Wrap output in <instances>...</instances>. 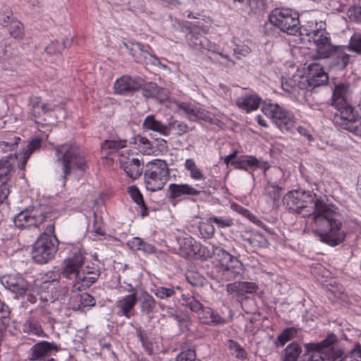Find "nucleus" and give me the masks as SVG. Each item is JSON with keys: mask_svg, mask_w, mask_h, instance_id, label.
Returning a JSON list of instances; mask_svg holds the SVG:
<instances>
[{"mask_svg": "<svg viewBox=\"0 0 361 361\" xmlns=\"http://www.w3.org/2000/svg\"><path fill=\"white\" fill-rule=\"evenodd\" d=\"M75 300L78 302L73 310L83 311L85 308H91L96 305V300L93 296L88 293H82L75 296Z\"/></svg>", "mask_w": 361, "mask_h": 361, "instance_id": "nucleus-36", "label": "nucleus"}, {"mask_svg": "<svg viewBox=\"0 0 361 361\" xmlns=\"http://www.w3.org/2000/svg\"><path fill=\"white\" fill-rule=\"evenodd\" d=\"M297 334V329L294 327L285 329L281 334H279L276 341V346H283L286 343L294 338Z\"/></svg>", "mask_w": 361, "mask_h": 361, "instance_id": "nucleus-43", "label": "nucleus"}, {"mask_svg": "<svg viewBox=\"0 0 361 361\" xmlns=\"http://www.w3.org/2000/svg\"><path fill=\"white\" fill-rule=\"evenodd\" d=\"M156 307L157 302L154 298L147 292H144L140 299L141 313L149 316L154 312Z\"/></svg>", "mask_w": 361, "mask_h": 361, "instance_id": "nucleus-32", "label": "nucleus"}, {"mask_svg": "<svg viewBox=\"0 0 361 361\" xmlns=\"http://www.w3.org/2000/svg\"><path fill=\"white\" fill-rule=\"evenodd\" d=\"M60 276L51 280L44 281L39 287V296L42 302H54L63 300L67 290L61 288L59 282Z\"/></svg>", "mask_w": 361, "mask_h": 361, "instance_id": "nucleus-13", "label": "nucleus"}, {"mask_svg": "<svg viewBox=\"0 0 361 361\" xmlns=\"http://www.w3.org/2000/svg\"><path fill=\"white\" fill-rule=\"evenodd\" d=\"M332 357V361H361V345L356 344L353 350L345 355L341 350L334 348Z\"/></svg>", "mask_w": 361, "mask_h": 361, "instance_id": "nucleus-30", "label": "nucleus"}, {"mask_svg": "<svg viewBox=\"0 0 361 361\" xmlns=\"http://www.w3.org/2000/svg\"><path fill=\"white\" fill-rule=\"evenodd\" d=\"M283 190V188L279 187L278 185L268 182L264 188V194L266 196L269 197L272 202H275L279 201Z\"/></svg>", "mask_w": 361, "mask_h": 361, "instance_id": "nucleus-39", "label": "nucleus"}, {"mask_svg": "<svg viewBox=\"0 0 361 361\" xmlns=\"http://www.w3.org/2000/svg\"><path fill=\"white\" fill-rule=\"evenodd\" d=\"M347 49L361 55V34H355L351 37Z\"/></svg>", "mask_w": 361, "mask_h": 361, "instance_id": "nucleus-49", "label": "nucleus"}, {"mask_svg": "<svg viewBox=\"0 0 361 361\" xmlns=\"http://www.w3.org/2000/svg\"><path fill=\"white\" fill-rule=\"evenodd\" d=\"M188 281L194 286L202 284V279L195 273H190L187 275Z\"/></svg>", "mask_w": 361, "mask_h": 361, "instance_id": "nucleus-64", "label": "nucleus"}, {"mask_svg": "<svg viewBox=\"0 0 361 361\" xmlns=\"http://www.w3.org/2000/svg\"><path fill=\"white\" fill-rule=\"evenodd\" d=\"M214 252L222 267L230 262L234 257L233 255L221 247H216Z\"/></svg>", "mask_w": 361, "mask_h": 361, "instance_id": "nucleus-48", "label": "nucleus"}, {"mask_svg": "<svg viewBox=\"0 0 361 361\" xmlns=\"http://www.w3.org/2000/svg\"><path fill=\"white\" fill-rule=\"evenodd\" d=\"M142 84V80L140 78L123 75L115 82V92L119 94H127L139 90Z\"/></svg>", "mask_w": 361, "mask_h": 361, "instance_id": "nucleus-17", "label": "nucleus"}, {"mask_svg": "<svg viewBox=\"0 0 361 361\" xmlns=\"http://www.w3.org/2000/svg\"><path fill=\"white\" fill-rule=\"evenodd\" d=\"M223 269V274L227 280L232 278H237L242 276L244 273V267L242 262L235 257L226 264Z\"/></svg>", "mask_w": 361, "mask_h": 361, "instance_id": "nucleus-29", "label": "nucleus"}, {"mask_svg": "<svg viewBox=\"0 0 361 361\" xmlns=\"http://www.w3.org/2000/svg\"><path fill=\"white\" fill-rule=\"evenodd\" d=\"M286 208L303 217H311L312 229L321 242L336 246L345 240L346 233L341 229L342 222L336 219V208L326 204L310 191L295 190L283 197Z\"/></svg>", "mask_w": 361, "mask_h": 361, "instance_id": "nucleus-1", "label": "nucleus"}, {"mask_svg": "<svg viewBox=\"0 0 361 361\" xmlns=\"http://www.w3.org/2000/svg\"><path fill=\"white\" fill-rule=\"evenodd\" d=\"M150 47L144 46L139 42L132 43L129 48L130 54L135 58L136 61L145 63H152L156 65L159 63V59L154 55L149 52Z\"/></svg>", "mask_w": 361, "mask_h": 361, "instance_id": "nucleus-20", "label": "nucleus"}, {"mask_svg": "<svg viewBox=\"0 0 361 361\" xmlns=\"http://www.w3.org/2000/svg\"><path fill=\"white\" fill-rule=\"evenodd\" d=\"M176 293L173 288L157 287L154 290V295L161 300L167 299Z\"/></svg>", "mask_w": 361, "mask_h": 361, "instance_id": "nucleus-55", "label": "nucleus"}, {"mask_svg": "<svg viewBox=\"0 0 361 361\" xmlns=\"http://www.w3.org/2000/svg\"><path fill=\"white\" fill-rule=\"evenodd\" d=\"M39 319L40 314L38 312H32L23 325V331L39 337H47Z\"/></svg>", "mask_w": 361, "mask_h": 361, "instance_id": "nucleus-21", "label": "nucleus"}, {"mask_svg": "<svg viewBox=\"0 0 361 361\" xmlns=\"http://www.w3.org/2000/svg\"><path fill=\"white\" fill-rule=\"evenodd\" d=\"M262 111L281 131H288L295 125L293 114L278 104L264 103Z\"/></svg>", "mask_w": 361, "mask_h": 361, "instance_id": "nucleus-11", "label": "nucleus"}, {"mask_svg": "<svg viewBox=\"0 0 361 361\" xmlns=\"http://www.w3.org/2000/svg\"><path fill=\"white\" fill-rule=\"evenodd\" d=\"M198 318L202 324L207 325H221L226 322L225 318L208 307H203L198 312Z\"/></svg>", "mask_w": 361, "mask_h": 361, "instance_id": "nucleus-24", "label": "nucleus"}, {"mask_svg": "<svg viewBox=\"0 0 361 361\" xmlns=\"http://www.w3.org/2000/svg\"><path fill=\"white\" fill-rule=\"evenodd\" d=\"M261 101V98L257 94H245L239 97L235 103L239 109L249 113L257 110Z\"/></svg>", "mask_w": 361, "mask_h": 361, "instance_id": "nucleus-25", "label": "nucleus"}, {"mask_svg": "<svg viewBox=\"0 0 361 361\" xmlns=\"http://www.w3.org/2000/svg\"><path fill=\"white\" fill-rule=\"evenodd\" d=\"M55 152L56 172L64 186L72 171L75 169L85 170L87 163L85 154L78 146L71 144L57 145Z\"/></svg>", "mask_w": 361, "mask_h": 361, "instance_id": "nucleus-6", "label": "nucleus"}, {"mask_svg": "<svg viewBox=\"0 0 361 361\" xmlns=\"http://www.w3.org/2000/svg\"><path fill=\"white\" fill-rule=\"evenodd\" d=\"M185 168L190 172V176L195 180H202L205 178L202 172L197 167L195 161L192 159H187L185 162Z\"/></svg>", "mask_w": 361, "mask_h": 361, "instance_id": "nucleus-41", "label": "nucleus"}, {"mask_svg": "<svg viewBox=\"0 0 361 361\" xmlns=\"http://www.w3.org/2000/svg\"><path fill=\"white\" fill-rule=\"evenodd\" d=\"M55 107L56 106L53 104L42 103L39 99L36 98L32 102L30 114L35 118H39L45 114L54 111Z\"/></svg>", "mask_w": 361, "mask_h": 361, "instance_id": "nucleus-33", "label": "nucleus"}, {"mask_svg": "<svg viewBox=\"0 0 361 361\" xmlns=\"http://www.w3.org/2000/svg\"><path fill=\"white\" fill-rule=\"evenodd\" d=\"M167 192L170 200H180L184 196H197L200 194L199 190L188 183H171L168 187Z\"/></svg>", "mask_w": 361, "mask_h": 361, "instance_id": "nucleus-19", "label": "nucleus"}, {"mask_svg": "<svg viewBox=\"0 0 361 361\" xmlns=\"http://www.w3.org/2000/svg\"><path fill=\"white\" fill-rule=\"evenodd\" d=\"M84 255L79 250L64 261L61 274L70 281L72 292L88 288L96 282L100 275L97 267H84Z\"/></svg>", "mask_w": 361, "mask_h": 361, "instance_id": "nucleus-3", "label": "nucleus"}, {"mask_svg": "<svg viewBox=\"0 0 361 361\" xmlns=\"http://www.w3.org/2000/svg\"><path fill=\"white\" fill-rule=\"evenodd\" d=\"M189 44L193 49L200 51L207 50L213 53H217L222 57L227 59V56L218 52V47L216 44L212 42L205 36L202 35L200 32L195 30L190 32Z\"/></svg>", "mask_w": 361, "mask_h": 361, "instance_id": "nucleus-16", "label": "nucleus"}, {"mask_svg": "<svg viewBox=\"0 0 361 361\" xmlns=\"http://www.w3.org/2000/svg\"><path fill=\"white\" fill-rule=\"evenodd\" d=\"M167 127L169 128V133L171 130H174L179 136L188 133L189 130V127L186 123L178 120L171 121L169 123Z\"/></svg>", "mask_w": 361, "mask_h": 361, "instance_id": "nucleus-47", "label": "nucleus"}, {"mask_svg": "<svg viewBox=\"0 0 361 361\" xmlns=\"http://www.w3.org/2000/svg\"><path fill=\"white\" fill-rule=\"evenodd\" d=\"M177 107L179 110H182L186 114L188 118L192 121H196L197 120L207 121L209 118L207 111L195 107L186 102L178 103Z\"/></svg>", "mask_w": 361, "mask_h": 361, "instance_id": "nucleus-22", "label": "nucleus"}, {"mask_svg": "<svg viewBox=\"0 0 361 361\" xmlns=\"http://www.w3.org/2000/svg\"><path fill=\"white\" fill-rule=\"evenodd\" d=\"M241 238L255 250L260 247H267L269 245L266 238L259 233H255L249 237L243 235Z\"/></svg>", "mask_w": 361, "mask_h": 361, "instance_id": "nucleus-34", "label": "nucleus"}, {"mask_svg": "<svg viewBox=\"0 0 361 361\" xmlns=\"http://www.w3.org/2000/svg\"><path fill=\"white\" fill-rule=\"evenodd\" d=\"M327 81L328 76L323 68L319 63H313L308 66L307 77L293 75L282 82L281 86L284 91L300 100L306 93L312 91L314 87L325 85Z\"/></svg>", "mask_w": 361, "mask_h": 361, "instance_id": "nucleus-4", "label": "nucleus"}, {"mask_svg": "<svg viewBox=\"0 0 361 361\" xmlns=\"http://www.w3.org/2000/svg\"><path fill=\"white\" fill-rule=\"evenodd\" d=\"M123 168L122 169L128 177L133 180L137 179L143 171V161L135 157H132L130 162H123Z\"/></svg>", "mask_w": 361, "mask_h": 361, "instance_id": "nucleus-28", "label": "nucleus"}, {"mask_svg": "<svg viewBox=\"0 0 361 361\" xmlns=\"http://www.w3.org/2000/svg\"><path fill=\"white\" fill-rule=\"evenodd\" d=\"M142 128L145 130L157 132L163 136L169 135V128L161 121L157 120L154 115H149L145 118Z\"/></svg>", "mask_w": 361, "mask_h": 361, "instance_id": "nucleus-27", "label": "nucleus"}, {"mask_svg": "<svg viewBox=\"0 0 361 361\" xmlns=\"http://www.w3.org/2000/svg\"><path fill=\"white\" fill-rule=\"evenodd\" d=\"M267 8V4L264 0H246L243 11L249 16H260Z\"/></svg>", "mask_w": 361, "mask_h": 361, "instance_id": "nucleus-31", "label": "nucleus"}, {"mask_svg": "<svg viewBox=\"0 0 361 361\" xmlns=\"http://www.w3.org/2000/svg\"><path fill=\"white\" fill-rule=\"evenodd\" d=\"M336 341V336L330 334L319 343L305 344V353L302 361H332L333 345Z\"/></svg>", "mask_w": 361, "mask_h": 361, "instance_id": "nucleus-10", "label": "nucleus"}, {"mask_svg": "<svg viewBox=\"0 0 361 361\" xmlns=\"http://www.w3.org/2000/svg\"><path fill=\"white\" fill-rule=\"evenodd\" d=\"M71 44V40L69 39H65L63 42H52L45 47V51L50 55L59 54L70 47Z\"/></svg>", "mask_w": 361, "mask_h": 361, "instance_id": "nucleus-38", "label": "nucleus"}, {"mask_svg": "<svg viewBox=\"0 0 361 361\" xmlns=\"http://www.w3.org/2000/svg\"><path fill=\"white\" fill-rule=\"evenodd\" d=\"M1 282L6 289L15 293L16 297L25 295L28 290L29 284L27 281L19 274L4 276Z\"/></svg>", "mask_w": 361, "mask_h": 361, "instance_id": "nucleus-15", "label": "nucleus"}, {"mask_svg": "<svg viewBox=\"0 0 361 361\" xmlns=\"http://www.w3.org/2000/svg\"><path fill=\"white\" fill-rule=\"evenodd\" d=\"M271 25L290 35L300 34L298 14L289 8H275L269 16Z\"/></svg>", "mask_w": 361, "mask_h": 361, "instance_id": "nucleus-9", "label": "nucleus"}, {"mask_svg": "<svg viewBox=\"0 0 361 361\" xmlns=\"http://www.w3.org/2000/svg\"><path fill=\"white\" fill-rule=\"evenodd\" d=\"M137 337L142 343L143 348L145 352L151 355L153 353V344L149 341L146 335H145L141 331H137Z\"/></svg>", "mask_w": 361, "mask_h": 361, "instance_id": "nucleus-57", "label": "nucleus"}, {"mask_svg": "<svg viewBox=\"0 0 361 361\" xmlns=\"http://www.w3.org/2000/svg\"><path fill=\"white\" fill-rule=\"evenodd\" d=\"M127 145V140H104L102 145L101 147L103 150L104 149H109L111 152L109 153L110 154L111 152H116L119 149L124 148Z\"/></svg>", "mask_w": 361, "mask_h": 361, "instance_id": "nucleus-42", "label": "nucleus"}, {"mask_svg": "<svg viewBox=\"0 0 361 361\" xmlns=\"http://www.w3.org/2000/svg\"><path fill=\"white\" fill-rule=\"evenodd\" d=\"M181 298L182 305L194 312L198 314L204 307V305L192 295L183 294Z\"/></svg>", "mask_w": 361, "mask_h": 361, "instance_id": "nucleus-40", "label": "nucleus"}, {"mask_svg": "<svg viewBox=\"0 0 361 361\" xmlns=\"http://www.w3.org/2000/svg\"><path fill=\"white\" fill-rule=\"evenodd\" d=\"M348 94V85L341 83L335 86L331 104L338 111L336 113V122L347 130L356 135H361V118L354 114Z\"/></svg>", "mask_w": 361, "mask_h": 361, "instance_id": "nucleus-5", "label": "nucleus"}, {"mask_svg": "<svg viewBox=\"0 0 361 361\" xmlns=\"http://www.w3.org/2000/svg\"><path fill=\"white\" fill-rule=\"evenodd\" d=\"M250 52V49L247 45H237L234 49V55L238 59H240L242 57L247 56Z\"/></svg>", "mask_w": 361, "mask_h": 361, "instance_id": "nucleus-60", "label": "nucleus"}, {"mask_svg": "<svg viewBox=\"0 0 361 361\" xmlns=\"http://www.w3.org/2000/svg\"><path fill=\"white\" fill-rule=\"evenodd\" d=\"M240 281L228 283L226 286V291L228 294L235 297L238 301L241 300Z\"/></svg>", "mask_w": 361, "mask_h": 361, "instance_id": "nucleus-58", "label": "nucleus"}, {"mask_svg": "<svg viewBox=\"0 0 361 361\" xmlns=\"http://www.w3.org/2000/svg\"><path fill=\"white\" fill-rule=\"evenodd\" d=\"M133 152L131 150H126L120 154L119 164L121 169L123 168V162H130L132 159Z\"/></svg>", "mask_w": 361, "mask_h": 361, "instance_id": "nucleus-63", "label": "nucleus"}, {"mask_svg": "<svg viewBox=\"0 0 361 361\" xmlns=\"http://www.w3.org/2000/svg\"><path fill=\"white\" fill-rule=\"evenodd\" d=\"M212 224L213 222H210V218H209L207 221L200 224L199 231L204 239H210L214 236L215 228Z\"/></svg>", "mask_w": 361, "mask_h": 361, "instance_id": "nucleus-46", "label": "nucleus"}, {"mask_svg": "<svg viewBox=\"0 0 361 361\" xmlns=\"http://www.w3.org/2000/svg\"><path fill=\"white\" fill-rule=\"evenodd\" d=\"M9 32L12 37L20 39L23 35V24L19 21H12L9 26Z\"/></svg>", "mask_w": 361, "mask_h": 361, "instance_id": "nucleus-53", "label": "nucleus"}, {"mask_svg": "<svg viewBox=\"0 0 361 361\" xmlns=\"http://www.w3.org/2000/svg\"><path fill=\"white\" fill-rule=\"evenodd\" d=\"M240 288L241 300L245 298V294H252L255 293L258 288L255 283L247 281H241Z\"/></svg>", "mask_w": 361, "mask_h": 361, "instance_id": "nucleus-51", "label": "nucleus"}, {"mask_svg": "<svg viewBox=\"0 0 361 361\" xmlns=\"http://www.w3.org/2000/svg\"><path fill=\"white\" fill-rule=\"evenodd\" d=\"M209 218L210 222H213L219 228H228L233 225V220L228 217L213 216Z\"/></svg>", "mask_w": 361, "mask_h": 361, "instance_id": "nucleus-52", "label": "nucleus"}, {"mask_svg": "<svg viewBox=\"0 0 361 361\" xmlns=\"http://www.w3.org/2000/svg\"><path fill=\"white\" fill-rule=\"evenodd\" d=\"M130 287L131 293L123 297H120L116 302V308L118 310V314L130 319L135 314V307L137 302V291L133 287Z\"/></svg>", "mask_w": 361, "mask_h": 361, "instance_id": "nucleus-14", "label": "nucleus"}, {"mask_svg": "<svg viewBox=\"0 0 361 361\" xmlns=\"http://www.w3.org/2000/svg\"><path fill=\"white\" fill-rule=\"evenodd\" d=\"M59 348L54 343L40 341L35 344L30 349V359L32 360H42L58 352Z\"/></svg>", "mask_w": 361, "mask_h": 361, "instance_id": "nucleus-18", "label": "nucleus"}, {"mask_svg": "<svg viewBox=\"0 0 361 361\" xmlns=\"http://www.w3.org/2000/svg\"><path fill=\"white\" fill-rule=\"evenodd\" d=\"M42 140L38 137H35L27 145L26 149H23V153L25 154V159H29L31 154L39 149L41 147Z\"/></svg>", "mask_w": 361, "mask_h": 361, "instance_id": "nucleus-50", "label": "nucleus"}, {"mask_svg": "<svg viewBox=\"0 0 361 361\" xmlns=\"http://www.w3.org/2000/svg\"><path fill=\"white\" fill-rule=\"evenodd\" d=\"M178 254L187 259H207L212 257L209 250L197 242L190 235L185 234L177 239Z\"/></svg>", "mask_w": 361, "mask_h": 361, "instance_id": "nucleus-12", "label": "nucleus"}, {"mask_svg": "<svg viewBox=\"0 0 361 361\" xmlns=\"http://www.w3.org/2000/svg\"><path fill=\"white\" fill-rule=\"evenodd\" d=\"M16 227L20 229L39 228L46 224L44 230L33 245L32 256L39 264L51 259L58 250V240L54 235L55 223L51 212L42 206H31L16 214L13 219Z\"/></svg>", "mask_w": 361, "mask_h": 361, "instance_id": "nucleus-2", "label": "nucleus"}, {"mask_svg": "<svg viewBox=\"0 0 361 361\" xmlns=\"http://www.w3.org/2000/svg\"><path fill=\"white\" fill-rule=\"evenodd\" d=\"M129 193L133 201L140 207L142 216L147 212V207L145 204L142 195L136 186H130L129 188Z\"/></svg>", "mask_w": 361, "mask_h": 361, "instance_id": "nucleus-44", "label": "nucleus"}, {"mask_svg": "<svg viewBox=\"0 0 361 361\" xmlns=\"http://www.w3.org/2000/svg\"><path fill=\"white\" fill-rule=\"evenodd\" d=\"M326 59L331 60V67L343 70L347 66L350 56L345 53L343 47L335 46Z\"/></svg>", "mask_w": 361, "mask_h": 361, "instance_id": "nucleus-23", "label": "nucleus"}, {"mask_svg": "<svg viewBox=\"0 0 361 361\" xmlns=\"http://www.w3.org/2000/svg\"><path fill=\"white\" fill-rule=\"evenodd\" d=\"M20 140V137L16 135L6 137L4 140L0 142V149L4 152L14 150L17 148Z\"/></svg>", "mask_w": 361, "mask_h": 361, "instance_id": "nucleus-45", "label": "nucleus"}, {"mask_svg": "<svg viewBox=\"0 0 361 361\" xmlns=\"http://www.w3.org/2000/svg\"><path fill=\"white\" fill-rule=\"evenodd\" d=\"M151 85L154 88L152 94L155 97H157L161 101H164L168 99V94L164 90L159 88L154 84H152Z\"/></svg>", "mask_w": 361, "mask_h": 361, "instance_id": "nucleus-61", "label": "nucleus"}, {"mask_svg": "<svg viewBox=\"0 0 361 361\" xmlns=\"http://www.w3.org/2000/svg\"><path fill=\"white\" fill-rule=\"evenodd\" d=\"M231 165L245 171L255 170L259 167V161L255 157H247L232 161Z\"/></svg>", "mask_w": 361, "mask_h": 361, "instance_id": "nucleus-35", "label": "nucleus"}, {"mask_svg": "<svg viewBox=\"0 0 361 361\" xmlns=\"http://www.w3.org/2000/svg\"><path fill=\"white\" fill-rule=\"evenodd\" d=\"M16 160V154H10L0 160V187L6 186Z\"/></svg>", "mask_w": 361, "mask_h": 361, "instance_id": "nucleus-26", "label": "nucleus"}, {"mask_svg": "<svg viewBox=\"0 0 361 361\" xmlns=\"http://www.w3.org/2000/svg\"><path fill=\"white\" fill-rule=\"evenodd\" d=\"M300 35H305L307 40L314 44L319 59H326L335 47L331 44L329 34L326 32L325 24L322 22L310 23L308 27H302Z\"/></svg>", "mask_w": 361, "mask_h": 361, "instance_id": "nucleus-8", "label": "nucleus"}, {"mask_svg": "<svg viewBox=\"0 0 361 361\" xmlns=\"http://www.w3.org/2000/svg\"><path fill=\"white\" fill-rule=\"evenodd\" d=\"M228 347L236 357L239 359H245L246 357L247 354L245 350L236 342L230 340L228 341Z\"/></svg>", "mask_w": 361, "mask_h": 361, "instance_id": "nucleus-56", "label": "nucleus"}, {"mask_svg": "<svg viewBox=\"0 0 361 361\" xmlns=\"http://www.w3.org/2000/svg\"><path fill=\"white\" fill-rule=\"evenodd\" d=\"M142 239L139 237H134L127 243L128 246L132 250H139L142 243Z\"/></svg>", "mask_w": 361, "mask_h": 361, "instance_id": "nucleus-62", "label": "nucleus"}, {"mask_svg": "<svg viewBox=\"0 0 361 361\" xmlns=\"http://www.w3.org/2000/svg\"><path fill=\"white\" fill-rule=\"evenodd\" d=\"M176 361H200L196 360L195 350L192 348H188L180 352L176 357Z\"/></svg>", "mask_w": 361, "mask_h": 361, "instance_id": "nucleus-54", "label": "nucleus"}, {"mask_svg": "<svg viewBox=\"0 0 361 361\" xmlns=\"http://www.w3.org/2000/svg\"><path fill=\"white\" fill-rule=\"evenodd\" d=\"M170 179V169L165 160L154 159L145 164L144 183L147 190H161Z\"/></svg>", "mask_w": 361, "mask_h": 361, "instance_id": "nucleus-7", "label": "nucleus"}, {"mask_svg": "<svg viewBox=\"0 0 361 361\" xmlns=\"http://www.w3.org/2000/svg\"><path fill=\"white\" fill-rule=\"evenodd\" d=\"M301 353L300 345L296 342H293L284 349L283 361H297Z\"/></svg>", "mask_w": 361, "mask_h": 361, "instance_id": "nucleus-37", "label": "nucleus"}, {"mask_svg": "<svg viewBox=\"0 0 361 361\" xmlns=\"http://www.w3.org/2000/svg\"><path fill=\"white\" fill-rule=\"evenodd\" d=\"M347 15L351 21L361 23V7H350L347 11Z\"/></svg>", "mask_w": 361, "mask_h": 361, "instance_id": "nucleus-59", "label": "nucleus"}]
</instances>
